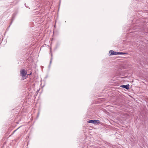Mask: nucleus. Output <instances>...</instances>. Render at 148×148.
<instances>
[{"label": "nucleus", "instance_id": "f257e3e1", "mask_svg": "<svg viewBox=\"0 0 148 148\" xmlns=\"http://www.w3.org/2000/svg\"><path fill=\"white\" fill-rule=\"evenodd\" d=\"M27 74V72L24 69H23L20 71V75L22 78H24Z\"/></svg>", "mask_w": 148, "mask_h": 148}, {"label": "nucleus", "instance_id": "f03ea898", "mask_svg": "<svg viewBox=\"0 0 148 148\" xmlns=\"http://www.w3.org/2000/svg\"><path fill=\"white\" fill-rule=\"evenodd\" d=\"M88 123H90L93 124H96V123H99L100 121L98 120H90L88 121Z\"/></svg>", "mask_w": 148, "mask_h": 148}, {"label": "nucleus", "instance_id": "7ed1b4c3", "mask_svg": "<svg viewBox=\"0 0 148 148\" xmlns=\"http://www.w3.org/2000/svg\"><path fill=\"white\" fill-rule=\"evenodd\" d=\"M16 15V13H14L13 15H12V21H11V22L10 23V25L8 26V28H7V29H8L10 27V25H11V24H12V23L13 22V20H14V17H15V16Z\"/></svg>", "mask_w": 148, "mask_h": 148}, {"label": "nucleus", "instance_id": "20e7f679", "mask_svg": "<svg viewBox=\"0 0 148 148\" xmlns=\"http://www.w3.org/2000/svg\"><path fill=\"white\" fill-rule=\"evenodd\" d=\"M129 85L128 84L126 85H121L120 86L121 87H122L123 88H125L128 90L129 89Z\"/></svg>", "mask_w": 148, "mask_h": 148}, {"label": "nucleus", "instance_id": "39448f33", "mask_svg": "<svg viewBox=\"0 0 148 148\" xmlns=\"http://www.w3.org/2000/svg\"><path fill=\"white\" fill-rule=\"evenodd\" d=\"M116 55V52L113 50H110L109 51V55Z\"/></svg>", "mask_w": 148, "mask_h": 148}, {"label": "nucleus", "instance_id": "423d86ee", "mask_svg": "<svg viewBox=\"0 0 148 148\" xmlns=\"http://www.w3.org/2000/svg\"><path fill=\"white\" fill-rule=\"evenodd\" d=\"M51 58L50 61V64L49 66V67L50 66L51 63L52 61V53H51Z\"/></svg>", "mask_w": 148, "mask_h": 148}, {"label": "nucleus", "instance_id": "0eeeda50", "mask_svg": "<svg viewBox=\"0 0 148 148\" xmlns=\"http://www.w3.org/2000/svg\"><path fill=\"white\" fill-rule=\"evenodd\" d=\"M127 53H123L122 52H120V55L127 54Z\"/></svg>", "mask_w": 148, "mask_h": 148}, {"label": "nucleus", "instance_id": "6e6552de", "mask_svg": "<svg viewBox=\"0 0 148 148\" xmlns=\"http://www.w3.org/2000/svg\"><path fill=\"white\" fill-rule=\"evenodd\" d=\"M120 55V52H116V55Z\"/></svg>", "mask_w": 148, "mask_h": 148}, {"label": "nucleus", "instance_id": "1a4fd4ad", "mask_svg": "<svg viewBox=\"0 0 148 148\" xmlns=\"http://www.w3.org/2000/svg\"><path fill=\"white\" fill-rule=\"evenodd\" d=\"M32 72H31L29 74H28L27 75H31V74H32Z\"/></svg>", "mask_w": 148, "mask_h": 148}, {"label": "nucleus", "instance_id": "9d476101", "mask_svg": "<svg viewBox=\"0 0 148 148\" xmlns=\"http://www.w3.org/2000/svg\"><path fill=\"white\" fill-rule=\"evenodd\" d=\"M59 44L58 43L57 44V46H59Z\"/></svg>", "mask_w": 148, "mask_h": 148}, {"label": "nucleus", "instance_id": "9b49d317", "mask_svg": "<svg viewBox=\"0 0 148 148\" xmlns=\"http://www.w3.org/2000/svg\"><path fill=\"white\" fill-rule=\"evenodd\" d=\"M56 27V26H55V25L54 26V27Z\"/></svg>", "mask_w": 148, "mask_h": 148}]
</instances>
